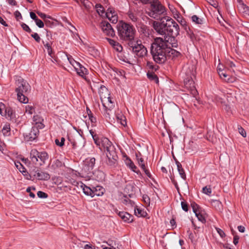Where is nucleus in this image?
<instances>
[{
    "instance_id": "nucleus-59",
    "label": "nucleus",
    "mask_w": 249,
    "mask_h": 249,
    "mask_svg": "<svg viewBox=\"0 0 249 249\" xmlns=\"http://www.w3.org/2000/svg\"><path fill=\"white\" fill-rule=\"evenodd\" d=\"M238 131L243 137H246V132L242 127H238Z\"/></svg>"
},
{
    "instance_id": "nucleus-39",
    "label": "nucleus",
    "mask_w": 249,
    "mask_h": 249,
    "mask_svg": "<svg viewBox=\"0 0 249 249\" xmlns=\"http://www.w3.org/2000/svg\"><path fill=\"white\" fill-rule=\"evenodd\" d=\"M202 192L208 196H210L212 193V189L210 186H205L202 189Z\"/></svg>"
},
{
    "instance_id": "nucleus-41",
    "label": "nucleus",
    "mask_w": 249,
    "mask_h": 249,
    "mask_svg": "<svg viewBox=\"0 0 249 249\" xmlns=\"http://www.w3.org/2000/svg\"><path fill=\"white\" fill-rule=\"evenodd\" d=\"M147 67L152 71H156L158 68V66L154 65L152 62L149 61L147 62Z\"/></svg>"
},
{
    "instance_id": "nucleus-30",
    "label": "nucleus",
    "mask_w": 249,
    "mask_h": 249,
    "mask_svg": "<svg viewBox=\"0 0 249 249\" xmlns=\"http://www.w3.org/2000/svg\"><path fill=\"white\" fill-rule=\"evenodd\" d=\"M134 213L135 215L138 217H144L146 214L145 211L137 207L135 208Z\"/></svg>"
},
{
    "instance_id": "nucleus-34",
    "label": "nucleus",
    "mask_w": 249,
    "mask_h": 249,
    "mask_svg": "<svg viewBox=\"0 0 249 249\" xmlns=\"http://www.w3.org/2000/svg\"><path fill=\"white\" fill-rule=\"evenodd\" d=\"M10 124H6L4 125V126L3 127V128L2 129V132L3 134L5 136H8L10 134Z\"/></svg>"
},
{
    "instance_id": "nucleus-60",
    "label": "nucleus",
    "mask_w": 249,
    "mask_h": 249,
    "mask_svg": "<svg viewBox=\"0 0 249 249\" xmlns=\"http://www.w3.org/2000/svg\"><path fill=\"white\" fill-rule=\"evenodd\" d=\"M37 14L41 18H42L43 19H45L46 18H51L50 16H47L45 14L40 12H37Z\"/></svg>"
},
{
    "instance_id": "nucleus-26",
    "label": "nucleus",
    "mask_w": 249,
    "mask_h": 249,
    "mask_svg": "<svg viewBox=\"0 0 249 249\" xmlns=\"http://www.w3.org/2000/svg\"><path fill=\"white\" fill-rule=\"evenodd\" d=\"M75 70L76 71L77 73L81 77H84L85 76L88 72L87 70L81 64H80L79 67L77 68V69Z\"/></svg>"
},
{
    "instance_id": "nucleus-49",
    "label": "nucleus",
    "mask_w": 249,
    "mask_h": 249,
    "mask_svg": "<svg viewBox=\"0 0 249 249\" xmlns=\"http://www.w3.org/2000/svg\"><path fill=\"white\" fill-rule=\"evenodd\" d=\"M31 36L37 42H39L41 40V38L38 35V34L36 33H34L31 34Z\"/></svg>"
},
{
    "instance_id": "nucleus-38",
    "label": "nucleus",
    "mask_w": 249,
    "mask_h": 249,
    "mask_svg": "<svg viewBox=\"0 0 249 249\" xmlns=\"http://www.w3.org/2000/svg\"><path fill=\"white\" fill-rule=\"evenodd\" d=\"M196 216L197 217L198 220L201 222L202 223L205 222L206 220L204 216L200 213V211L196 213L195 214Z\"/></svg>"
},
{
    "instance_id": "nucleus-21",
    "label": "nucleus",
    "mask_w": 249,
    "mask_h": 249,
    "mask_svg": "<svg viewBox=\"0 0 249 249\" xmlns=\"http://www.w3.org/2000/svg\"><path fill=\"white\" fill-rule=\"evenodd\" d=\"M103 113L104 115L109 119H110V113H111L112 109L114 107V105H111L109 106L108 105V107L106 106V104L103 103Z\"/></svg>"
},
{
    "instance_id": "nucleus-53",
    "label": "nucleus",
    "mask_w": 249,
    "mask_h": 249,
    "mask_svg": "<svg viewBox=\"0 0 249 249\" xmlns=\"http://www.w3.org/2000/svg\"><path fill=\"white\" fill-rule=\"evenodd\" d=\"M37 196L39 198H47L48 196L47 195L42 191H38L37 193Z\"/></svg>"
},
{
    "instance_id": "nucleus-55",
    "label": "nucleus",
    "mask_w": 249,
    "mask_h": 249,
    "mask_svg": "<svg viewBox=\"0 0 249 249\" xmlns=\"http://www.w3.org/2000/svg\"><path fill=\"white\" fill-rule=\"evenodd\" d=\"M141 2L144 4L150 3L152 4L156 2H159L158 0H141Z\"/></svg>"
},
{
    "instance_id": "nucleus-62",
    "label": "nucleus",
    "mask_w": 249,
    "mask_h": 249,
    "mask_svg": "<svg viewBox=\"0 0 249 249\" xmlns=\"http://www.w3.org/2000/svg\"><path fill=\"white\" fill-rule=\"evenodd\" d=\"M216 231L218 234H219V235L220 236V237L223 238L225 236V233L223 230H221L219 228H216Z\"/></svg>"
},
{
    "instance_id": "nucleus-18",
    "label": "nucleus",
    "mask_w": 249,
    "mask_h": 249,
    "mask_svg": "<svg viewBox=\"0 0 249 249\" xmlns=\"http://www.w3.org/2000/svg\"><path fill=\"white\" fill-rule=\"evenodd\" d=\"M33 122L35 124V125L33 127H36L38 129H42L44 127L43 124V119L39 115H36L33 116Z\"/></svg>"
},
{
    "instance_id": "nucleus-24",
    "label": "nucleus",
    "mask_w": 249,
    "mask_h": 249,
    "mask_svg": "<svg viewBox=\"0 0 249 249\" xmlns=\"http://www.w3.org/2000/svg\"><path fill=\"white\" fill-rule=\"evenodd\" d=\"M175 18L181 24V25L184 27V29L186 31H187V29L188 27V26L185 19H184L182 17H181L179 14H176Z\"/></svg>"
},
{
    "instance_id": "nucleus-33",
    "label": "nucleus",
    "mask_w": 249,
    "mask_h": 249,
    "mask_svg": "<svg viewBox=\"0 0 249 249\" xmlns=\"http://www.w3.org/2000/svg\"><path fill=\"white\" fill-rule=\"evenodd\" d=\"M35 108L34 107L31 105H28L25 107V112L29 114L32 115L35 112Z\"/></svg>"
},
{
    "instance_id": "nucleus-47",
    "label": "nucleus",
    "mask_w": 249,
    "mask_h": 249,
    "mask_svg": "<svg viewBox=\"0 0 249 249\" xmlns=\"http://www.w3.org/2000/svg\"><path fill=\"white\" fill-rule=\"evenodd\" d=\"M88 111H89L90 114H89V117L91 123H95L96 121V118L93 116L92 113H91V111L89 109L87 108V111L88 112Z\"/></svg>"
},
{
    "instance_id": "nucleus-20",
    "label": "nucleus",
    "mask_w": 249,
    "mask_h": 249,
    "mask_svg": "<svg viewBox=\"0 0 249 249\" xmlns=\"http://www.w3.org/2000/svg\"><path fill=\"white\" fill-rule=\"evenodd\" d=\"M118 215L124 222L131 223L133 221V216L127 212H119Z\"/></svg>"
},
{
    "instance_id": "nucleus-14",
    "label": "nucleus",
    "mask_w": 249,
    "mask_h": 249,
    "mask_svg": "<svg viewBox=\"0 0 249 249\" xmlns=\"http://www.w3.org/2000/svg\"><path fill=\"white\" fill-rule=\"evenodd\" d=\"M38 129L36 127H32L29 133L24 134L25 139L28 141L35 140L39 135V131Z\"/></svg>"
},
{
    "instance_id": "nucleus-58",
    "label": "nucleus",
    "mask_w": 249,
    "mask_h": 249,
    "mask_svg": "<svg viewBox=\"0 0 249 249\" xmlns=\"http://www.w3.org/2000/svg\"><path fill=\"white\" fill-rule=\"evenodd\" d=\"M186 32H187V34L189 35L191 39L193 40L195 38V35L193 32H191L189 26L187 29Z\"/></svg>"
},
{
    "instance_id": "nucleus-23",
    "label": "nucleus",
    "mask_w": 249,
    "mask_h": 249,
    "mask_svg": "<svg viewBox=\"0 0 249 249\" xmlns=\"http://www.w3.org/2000/svg\"><path fill=\"white\" fill-rule=\"evenodd\" d=\"M81 188L82 189L83 193L87 196H90L93 197V190L92 187L90 188L86 186L85 184L82 183L81 185Z\"/></svg>"
},
{
    "instance_id": "nucleus-48",
    "label": "nucleus",
    "mask_w": 249,
    "mask_h": 249,
    "mask_svg": "<svg viewBox=\"0 0 249 249\" xmlns=\"http://www.w3.org/2000/svg\"><path fill=\"white\" fill-rule=\"evenodd\" d=\"M113 49L117 52L120 53L123 50V47L119 43L117 42Z\"/></svg>"
},
{
    "instance_id": "nucleus-61",
    "label": "nucleus",
    "mask_w": 249,
    "mask_h": 249,
    "mask_svg": "<svg viewBox=\"0 0 249 249\" xmlns=\"http://www.w3.org/2000/svg\"><path fill=\"white\" fill-rule=\"evenodd\" d=\"M142 198H143V201L146 204H149L150 198L149 197V196H147V195L143 196Z\"/></svg>"
},
{
    "instance_id": "nucleus-22",
    "label": "nucleus",
    "mask_w": 249,
    "mask_h": 249,
    "mask_svg": "<svg viewBox=\"0 0 249 249\" xmlns=\"http://www.w3.org/2000/svg\"><path fill=\"white\" fill-rule=\"evenodd\" d=\"M93 194L92 196L94 197L96 196H102L105 193V189L101 186H96V187H92Z\"/></svg>"
},
{
    "instance_id": "nucleus-46",
    "label": "nucleus",
    "mask_w": 249,
    "mask_h": 249,
    "mask_svg": "<svg viewBox=\"0 0 249 249\" xmlns=\"http://www.w3.org/2000/svg\"><path fill=\"white\" fill-rule=\"evenodd\" d=\"M21 26L22 27V29L26 32H28V33H31L32 32V30L30 28V27L27 25L25 23H21Z\"/></svg>"
},
{
    "instance_id": "nucleus-10",
    "label": "nucleus",
    "mask_w": 249,
    "mask_h": 249,
    "mask_svg": "<svg viewBox=\"0 0 249 249\" xmlns=\"http://www.w3.org/2000/svg\"><path fill=\"white\" fill-rule=\"evenodd\" d=\"M95 163L94 158H88L84 161V166L83 170L85 173L89 175L93 173V169Z\"/></svg>"
},
{
    "instance_id": "nucleus-1",
    "label": "nucleus",
    "mask_w": 249,
    "mask_h": 249,
    "mask_svg": "<svg viewBox=\"0 0 249 249\" xmlns=\"http://www.w3.org/2000/svg\"><path fill=\"white\" fill-rule=\"evenodd\" d=\"M177 47V40L174 36H164V38L156 37L151 44L150 52L154 61L158 64H163L168 56L169 46Z\"/></svg>"
},
{
    "instance_id": "nucleus-42",
    "label": "nucleus",
    "mask_w": 249,
    "mask_h": 249,
    "mask_svg": "<svg viewBox=\"0 0 249 249\" xmlns=\"http://www.w3.org/2000/svg\"><path fill=\"white\" fill-rule=\"evenodd\" d=\"M124 198L123 200V202L124 204L125 205L130 204L131 206L134 205V203L133 201L130 200L128 198H127L126 196H124Z\"/></svg>"
},
{
    "instance_id": "nucleus-8",
    "label": "nucleus",
    "mask_w": 249,
    "mask_h": 249,
    "mask_svg": "<svg viewBox=\"0 0 249 249\" xmlns=\"http://www.w3.org/2000/svg\"><path fill=\"white\" fill-rule=\"evenodd\" d=\"M30 158L33 163L36 164L39 161L41 162L39 165L44 164L49 159V155L46 152H38L35 149H32L30 153Z\"/></svg>"
},
{
    "instance_id": "nucleus-57",
    "label": "nucleus",
    "mask_w": 249,
    "mask_h": 249,
    "mask_svg": "<svg viewBox=\"0 0 249 249\" xmlns=\"http://www.w3.org/2000/svg\"><path fill=\"white\" fill-rule=\"evenodd\" d=\"M178 172L181 178H183V179H186V174L185 173L183 168L178 170Z\"/></svg>"
},
{
    "instance_id": "nucleus-56",
    "label": "nucleus",
    "mask_w": 249,
    "mask_h": 249,
    "mask_svg": "<svg viewBox=\"0 0 249 249\" xmlns=\"http://www.w3.org/2000/svg\"><path fill=\"white\" fill-rule=\"evenodd\" d=\"M181 205L182 209L185 211L187 212L188 211V205L186 202L182 201L181 202Z\"/></svg>"
},
{
    "instance_id": "nucleus-54",
    "label": "nucleus",
    "mask_w": 249,
    "mask_h": 249,
    "mask_svg": "<svg viewBox=\"0 0 249 249\" xmlns=\"http://www.w3.org/2000/svg\"><path fill=\"white\" fill-rule=\"evenodd\" d=\"M106 39L107 40V41L108 42L109 44L113 47V48H114V47L115 46V45L118 42L111 38H106Z\"/></svg>"
},
{
    "instance_id": "nucleus-13",
    "label": "nucleus",
    "mask_w": 249,
    "mask_h": 249,
    "mask_svg": "<svg viewBox=\"0 0 249 249\" xmlns=\"http://www.w3.org/2000/svg\"><path fill=\"white\" fill-rule=\"evenodd\" d=\"M135 155L138 165L142 169L145 175L149 178H152V175L149 171L146 168L144 160L142 157V154L140 152H138L136 153Z\"/></svg>"
},
{
    "instance_id": "nucleus-9",
    "label": "nucleus",
    "mask_w": 249,
    "mask_h": 249,
    "mask_svg": "<svg viewBox=\"0 0 249 249\" xmlns=\"http://www.w3.org/2000/svg\"><path fill=\"white\" fill-rule=\"evenodd\" d=\"M128 45L132 50L133 53L138 57H142L147 54V50L141 43L138 41L135 42L132 41L128 43Z\"/></svg>"
},
{
    "instance_id": "nucleus-27",
    "label": "nucleus",
    "mask_w": 249,
    "mask_h": 249,
    "mask_svg": "<svg viewBox=\"0 0 249 249\" xmlns=\"http://www.w3.org/2000/svg\"><path fill=\"white\" fill-rule=\"evenodd\" d=\"M3 116L10 119L14 118V114L13 109L10 107H7L6 109L5 110Z\"/></svg>"
},
{
    "instance_id": "nucleus-2",
    "label": "nucleus",
    "mask_w": 249,
    "mask_h": 249,
    "mask_svg": "<svg viewBox=\"0 0 249 249\" xmlns=\"http://www.w3.org/2000/svg\"><path fill=\"white\" fill-rule=\"evenodd\" d=\"M166 21L158 22L154 21L153 27L156 31L160 35L171 36H174L179 34V26L178 24L171 18L163 16Z\"/></svg>"
},
{
    "instance_id": "nucleus-29",
    "label": "nucleus",
    "mask_w": 249,
    "mask_h": 249,
    "mask_svg": "<svg viewBox=\"0 0 249 249\" xmlns=\"http://www.w3.org/2000/svg\"><path fill=\"white\" fill-rule=\"evenodd\" d=\"M147 76L150 80L154 81L156 83L159 82V78L154 72L148 71L147 73Z\"/></svg>"
},
{
    "instance_id": "nucleus-63",
    "label": "nucleus",
    "mask_w": 249,
    "mask_h": 249,
    "mask_svg": "<svg viewBox=\"0 0 249 249\" xmlns=\"http://www.w3.org/2000/svg\"><path fill=\"white\" fill-rule=\"evenodd\" d=\"M114 246L113 249H123V247L119 242H116Z\"/></svg>"
},
{
    "instance_id": "nucleus-32",
    "label": "nucleus",
    "mask_w": 249,
    "mask_h": 249,
    "mask_svg": "<svg viewBox=\"0 0 249 249\" xmlns=\"http://www.w3.org/2000/svg\"><path fill=\"white\" fill-rule=\"evenodd\" d=\"M70 63L74 67L75 69H77L79 67L80 63L74 60L71 56H67Z\"/></svg>"
},
{
    "instance_id": "nucleus-43",
    "label": "nucleus",
    "mask_w": 249,
    "mask_h": 249,
    "mask_svg": "<svg viewBox=\"0 0 249 249\" xmlns=\"http://www.w3.org/2000/svg\"><path fill=\"white\" fill-rule=\"evenodd\" d=\"M5 105L2 102H0V114L3 116L5 109H6Z\"/></svg>"
},
{
    "instance_id": "nucleus-6",
    "label": "nucleus",
    "mask_w": 249,
    "mask_h": 249,
    "mask_svg": "<svg viewBox=\"0 0 249 249\" xmlns=\"http://www.w3.org/2000/svg\"><path fill=\"white\" fill-rule=\"evenodd\" d=\"M183 71L185 73V76H184V86L190 91L191 94L195 96L197 93V90H196L195 82L193 78V77H194L196 74L195 68L194 66L184 67Z\"/></svg>"
},
{
    "instance_id": "nucleus-19",
    "label": "nucleus",
    "mask_w": 249,
    "mask_h": 249,
    "mask_svg": "<svg viewBox=\"0 0 249 249\" xmlns=\"http://www.w3.org/2000/svg\"><path fill=\"white\" fill-rule=\"evenodd\" d=\"M127 18L137 25L139 23L140 19L138 17L137 14L131 10H129L127 13Z\"/></svg>"
},
{
    "instance_id": "nucleus-12",
    "label": "nucleus",
    "mask_w": 249,
    "mask_h": 249,
    "mask_svg": "<svg viewBox=\"0 0 249 249\" xmlns=\"http://www.w3.org/2000/svg\"><path fill=\"white\" fill-rule=\"evenodd\" d=\"M31 173L38 180H47L50 178V175L47 172L41 170L39 168H35Z\"/></svg>"
},
{
    "instance_id": "nucleus-15",
    "label": "nucleus",
    "mask_w": 249,
    "mask_h": 249,
    "mask_svg": "<svg viewBox=\"0 0 249 249\" xmlns=\"http://www.w3.org/2000/svg\"><path fill=\"white\" fill-rule=\"evenodd\" d=\"M125 158L124 162L126 165L129 167L132 171L135 172L137 175L142 176V173L139 170H137V167L134 164V162L131 160V159L126 155L124 156Z\"/></svg>"
},
{
    "instance_id": "nucleus-28",
    "label": "nucleus",
    "mask_w": 249,
    "mask_h": 249,
    "mask_svg": "<svg viewBox=\"0 0 249 249\" xmlns=\"http://www.w3.org/2000/svg\"><path fill=\"white\" fill-rule=\"evenodd\" d=\"M172 47H173L172 46H171V44H170V46H169V50H168V51L169 52V53H168V55L169 56H172L173 57H178L179 56H180L181 55L180 53L173 49H172Z\"/></svg>"
},
{
    "instance_id": "nucleus-16",
    "label": "nucleus",
    "mask_w": 249,
    "mask_h": 249,
    "mask_svg": "<svg viewBox=\"0 0 249 249\" xmlns=\"http://www.w3.org/2000/svg\"><path fill=\"white\" fill-rule=\"evenodd\" d=\"M89 133L91 134L94 142L96 144V145L98 146L101 150L102 149V147L104 149V145L103 142V140H104V139H108L107 138H103L101 139H100L98 136L97 134H94V132L92 130H89Z\"/></svg>"
},
{
    "instance_id": "nucleus-44",
    "label": "nucleus",
    "mask_w": 249,
    "mask_h": 249,
    "mask_svg": "<svg viewBox=\"0 0 249 249\" xmlns=\"http://www.w3.org/2000/svg\"><path fill=\"white\" fill-rule=\"evenodd\" d=\"M5 105L2 102H0V114L3 116L5 109H6Z\"/></svg>"
},
{
    "instance_id": "nucleus-64",
    "label": "nucleus",
    "mask_w": 249,
    "mask_h": 249,
    "mask_svg": "<svg viewBox=\"0 0 249 249\" xmlns=\"http://www.w3.org/2000/svg\"><path fill=\"white\" fill-rule=\"evenodd\" d=\"M116 242L115 241H113L112 240H108L106 243L109 246V247H113L114 244H115Z\"/></svg>"
},
{
    "instance_id": "nucleus-25",
    "label": "nucleus",
    "mask_w": 249,
    "mask_h": 249,
    "mask_svg": "<svg viewBox=\"0 0 249 249\" xmlns=\"http://www.w3.org/2000/svg\"><path fill=\"white\" fill-rule=\"evenodd\" d=\"M192 22L198 26H200L201 25L204 23V20L202 18H200L196 15H193L191 18Z\"/></svg>"
},
{
    "instance_id": "nucleus-11",
    "label": "nucleus",
    "mask_w": 249,
    "mask_h": 249,
    "mask_svg": "<svg viewBox=\"0 0 249 249\" xmlns=\"http://www.w3.org/2000/svg\"><path fill=\"white\" fill-rule=\"evenodd\" d=\"M100 27L105 35L113 37L115 35V31L110 24L107 21H103L100 24Z\"/></svg>"
},
{
    "instance_id": "nucleus-40",
    "label": "nucleus",
    "mask_w": 249,
    "mask_h": 249,
    "mask_svg": "<svg viewBox=\"0 0 249 249\" xmlns=\"http://www.w3.org/2000/svg\"><path fill=\"white\" fill-rule=\"evenodd\" d=\"M191 207L192 208L193 212L195 214L199 212V206L195 202H193L191 203Z\"/></svg>"
},
{
    "instance_id": "nucleus-3",
    "label": "nucleus",
    "mask_w": 249,
    "mask_h": 249,
    "mask_svg": "<svg viewBox=\"0 0 249 249\" xmlns=\"http://www.w3.org/2000/svg\"><path fill=\"white\" fill-rule=\"evenodd\" d=\"M15 80L18 86L15 89L17 93L18 99L20 102L26 104L29 100L26 95L30 91L31 86L28 82L20 76H16Z\"/></svg>"
},
{
    "instance_id": "nucleus-4",
    "label": "nucleus",
    "mask_w": 249,
    "mask_h": 249,
    "mask_svg": "<svg viewBox=\"0 0 249 249\" xmlns=\"http://www.w3.org/2000/svg\"><path fill=\"white\" fill-rule=\"evenodd\" d=\"M117 28L121 39L129 42L133 40L136 31L132 25L121 20L118 23Z\"/></svg>"
},
{
    "instance_id": "nucleus-52",
    "label": "nucleus",
    "mask_w": 249,
    "mask_h": 249,
    "mask_svg": "<svg viewBox=\"0 0 249 249\" xmlns=\"http://www.w3.org/2000/svg\"><path fill=\"white\" fill-rule=\"evenodd\" d=\"M119 122H120V123L122 125L125 126L126 124V120H125V118L122 114H121L120 120H119Z\"/></svg>"
},
{
    "instance_id": "nucleus-5",
    "label": "nucleus",
    "mask_w": 249,
    "mask_h": 249,
    "mask_svg": "<svg viewBox=\"0 0 249 249\" xmlns=\"http://www.w3.org/2000/svg\"><path fill=\"white\" fill-rule=\"evenodd\" d=\"M103 142L104 151L106 152V164L111 167H116L117 165L118 156L114 145L109 140L104 139Z\"/></svg>"
},
{
    "instance_id": "nucleus-45",
    "label": "nucleus",
    "mask_w": 249,
    "mask_h": 249,
    "mask_svg": "<svg viewBox=\"0 0 249 249\" xmlns=\"http://www.w3.org/2000/svg\"><path fill=\"white\" fill-rule=\"evenodd\" d=\"M133 188H134V187L133 185H130V184H128L126 186L124 190L126 192H127V190H128V191L130 190L132 192H133ZM128 193H129V192H128ZM132 195H133V193H131L130 194H129L128 196L129 197H131Z\"/></svg>"
},
{
    "instance_id": "nucleus-51",
    "label": "nucleus",
    "mask_w": 249,
    "mask_h": 249,
    "mask_svg": "<svg viewBox=\"0 0 249 249\" xmlns=\"http://www.w3.org/2000/svg\"><path fill=\"white\" fill-rule=\"evenodd\" d=\"M35 21L36 22V25L39 28H41L44 27V24L41 20L39 19V18H37V19Z\"/></svg>"
},
{
    "instance_id": "nucleus-37",
    "label": "nucleus",
    "mask_w": 249,
    "mask_h": 249,
    "mask_svg": "<svg viewBox=\"0 0 249 249\" xmlns=\"http://www.w3.org/2000/svg\"><path fill=\"white\" fill-rule=\"evenodd\" d=\"M15 165L17 168L19 170V171L21 173H24L26 172V169L25 167L21 164L20 162H16L15 163Z\"/></svg>"
},
{
    "instance_id": "nucleus-50",
    "label": "nucleus",
    "mask_w": 249,
    "mask_h": 249,
    "mask_svg": "<svg viewBox=\"0 0 249 249\" xmlns=\"http://www.w3.org/2000/svg\"><path fill=\"white\" fill-rule=\"evenodd\" d=\"M61 142H60L59 140L58 139H56L55 140V144L57 145H58L59 146H62L64 145V142H65V138H63V137H62L61 138Z\"/></svg>"
},
{
    "instance_id": "nucleus-7",
    "label": "nucleus",
    "mask_w": 249,
    "mask_h": 249,
    "mask_svg": "<svg viewBox=\"0 0 249 249\" xmlns=\"http://www.w3.org/2000/svg\"><path fill=\"white\" fill-rule=\"evenodd\" d=\"M166 14V9L160 1L150 5V11L148 13V16L150 17L157 20H162L163 18H161V17L165 16Z\"/></svg>"
},
{
    "instance_id": "nucleus-35",
    "label": "nucleus",
    "mask_w": 249,
    "mask_h": 249,
    "mask_svg": "<svg viewBox=\"0 0 249 249\" xmlns=\"http://www.w3.org/2000/svg\"><path fill=\"white\" fill-rule=\"evenodd\" d=\"M95 7L96 8V11L98 14L101 16H103V15L105 13V10L103 6L100 4H97L95 5Z\"/></svg>"
},
{
    "instance_id": "nucleus-31",
    "label": "nucleus",
    "mask_w": 249,
    "mask_h": 249,
    "mask_svg": "<svg viewBox=\"0 0 249 249\" xmlns=\"http://www.w3.org/2000/svg\"><path fill=\"white\" fill-rule=\"evenodd\" d=\"M43 44H44V47L47 49L48 54L51 57H53V52L52 48L51 47V45L48 43H45L44 41H42Z\"/></svg>"
},
{
    "instance_id": "nucleus-17",
    "label": "nucleus",
    "mask_w": 249,
    "mask_h": 249,
    "mask_svg": "<svg viewBox=\"0 0 249 249\" xmlns=\"http://www.w3.org/2000/svg\"><path fill=\"white\" fill-rule=\"evenodd\" d=\"M106 17L113 23H116L118 21V16L112 8H108L105 14Z\"/></svg>"
},
{
    "instance_id": "nucleus-36",
    "label": "nucleus",
    "mask_w": 249,
    "mask_h": 249,
    "mask_svg": "<svg viewBox=\"0 0 249 249\" xmlns=\"http://www.w3.org/2000/svg\"><path fill=\"white\" fill-rule=\"evenodd\" d=\"M228 75L224 72V73L222 75V78H221L228 83L233 82L234 79L233 78L228 77Z\"/></svg>"
}]
</instances>
